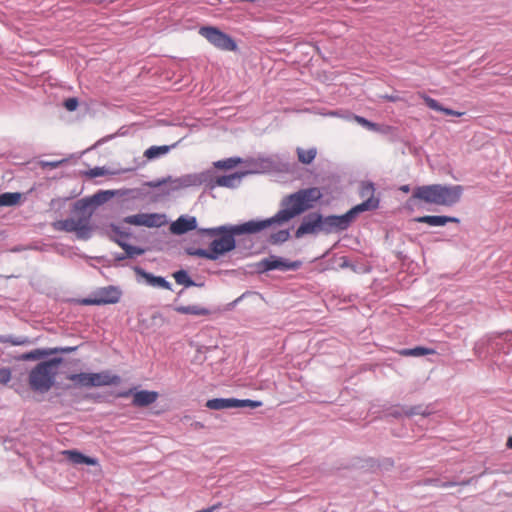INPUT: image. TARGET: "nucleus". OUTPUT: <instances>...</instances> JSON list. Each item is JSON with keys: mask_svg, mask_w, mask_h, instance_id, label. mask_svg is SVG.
Segmentation results:
<instances>
[{"mask_svg": "<svg viewBox=\"0 0 512 512\" xmlns=\"http://www.w3.org/2000/svg\"><path fill=\"white\" fill-rule=\"evenodd\" d=\"M321 197L322 193L317 187L300 189L295 193L285 196L280 202L281 209L270 218L249 220L236 225H221L214 228L198 229L199 234L217 238L210 243L208 249L189 247L185 249V252L190 256L216 261L220 256L233 251L237 247V236L253 235L273 225H283L312 208L314 203Z\"/></svg>", "mask_w": 512, "mask_h": 512, "instance_id": "1", "label": "nucleus"}, {"mask_svg": "<svg viewBox=\"0 0 512 512\" xmlns=\"http://www.w3.org/2000/svg\"><path fill=\"white\" fill-rule=\"evenodd\" d=\"M248 173L249 172H235L230 175L214 177L213 171L205 170L200 173L186 174L175 179L168 177L166 179L152 181L149 183V185L156 188L164 184H169L167 193L192 186H200L203 184L211 188L214 186L235 188L239 185L241 179Z\"/></svg>", "mask_w": 512, "mask_h": 512, "instance_id": "2", "label": "nucleus"}, {"mask_svg": "<svg viewBox=\"0 0 512 512\" xmlns=\"http://www.w3.org/2000/svg\"><path fill=\"white\" fill-rule=\"evenodd\" d=\"M72 217L55 221L52 226L57 231L75 233L81 240H88L92 236L93 227L91 217L93 211L89 201L85 198L77 200L71 210Z\"/></svg>", "mask_w": 512, "mask_h": 512, "instance_id": "3", "label": "nucleus"}, {"mask_svg": "<svg viewBox=\"0 0 512 512\" xmlns=\"http://www.w3.org/2000/svg\"><path fill=\"white\" fill-rule=\"evenodd\" d=\"M462 192L463 187L461 185L433 184L415 188L412 197L430 204L452 206L460 200Z\"/></svg>", "mask_w": 512, "mask_h": 512, "instance_id": "4", "label": "nucleus"}, {"mask_svg": "<svg viewBox=\"0 0 512 512\" xmlns=\"http://www.w3.org/2000/svg\"><path fill=\"white\" fill-rule=\"evenodd\" d=\"M62 363L61 357L39 362L28 374L30 389L41 394L47 393L55 385L58 367Z\"/></svg>", "mask_w": 512, "mask_h": 512, "instance_id": "5", "label": "nucleus"}, {"mask_svg": "<svg viewBox=\"0 0 512 512\" xmlns=\"http://www.w3.org/2000/svg\"><path fill=\"white\" fill-rule=\"evenodd\" d=\"M199 34L220 50L235 51L237 48V44L233 38L217 27L203 26L199 29Z\"/></svg>", "mask_w": 512, "mask_h": 512, "instance_id": "6", "label": "nucleus"}, {"mask_svg": "<svg viewBox=\"0 0 512 512\" xmlns=\"http://www.w3.org/2000/svg\"><path fill=\"white\" fill-rule=\"evenodd\" d=\"M357 209H350L343 215L322 216L321 231L330 234L332 232L344 231L355 220Z\"/></svg>", "mask_w": 512, "mask_h": 512, "instance_id": "7", "label": "nucleus"}, {"mask_svg": "<svg viewBox=\"0 0 512 512\" xmlns=\"http://www.w3.org/2000/svg\"><path fill=\"white\" fill-rule=\"evenodd\" d=\"M375 187L372 182H363L360 187V197L365 198V201L354 206L352 209H357L356 215L365 212L372 211L378 208L379 199L374 196Z\"/></svg>", "mask_w": 512, "mask_h": 512, "instance_id": "8", "label": "nucleus"}, {"mask_svg": "<svg viewBox=\"0 0 512 512\" xmlns=\"http://www.w3.org/2000/svg\"><path fill=\"white\" fill-rule=\"evenodd\" d=\"M301 263L299 261H288L286 259H283L281 257L277 256H270L268 258L262 259L258 264V270L260 272H267L271 270H297L300 267Z\"/></svg>", "mask_w": 512, "mask_h": 512, "instance_id": "9", "label": "nucleus"}, {"mask_svg": "<svg viewBox=\"0 0 512 512\" xmlns=\"http://www.w3.org/2000/svg\"><path fill=\"white\" fill-rule=\"evenodd\" d=\"M162 218L163 216L157 213H138L124 217L122 223L152 228L160 227L163 224Z\"/></svg>", "mask_w": 512, "mask_h": 512, "instance_id": "10", "label": "nucleus"}, {"mask_svg": "<svg viewBox=\"0 0 512 512\" xmlns=\"http://www.w3.org/2000/svg\"><path fill=\"white\" fill-rule=\"evenodd\" d=\"M321 223H322V215L313 212L308 215H306L300 226L295 231V237L297 239L302 238L304 235L307 234H317L321 231Z\"/></svg>", "mask_w": 512, "mask_h": 512, "instance_id": "11", "label": "nucleus"}, {"mask_svg": "<svg viewBox=\"0 0 512 512\" xmlns=\"http://www.w3.org/2000/svg\"><path fill=\"white\" fill-rule=\"evenodd\" d=\"M130 395H133L132 405L134 407H147L153 404L159 397V394L156 391L141 390L134 392V389L120 392L118 397L126 398Z\"/></svg>", "mask_w": 512, "mask_h": 512, "instance_id": "12", "label": "nucleus"}, {"mask_svg": "<svg viewBox=\"0 0 512 512\" xmlns=\"http://www.w3.org/2000/svg\"><path fill=\"white\" fill-rule=\"evenodd\" d=\"M197 228V220L194 216H180L170 225V231L175 235H182Z\"/></svg>", "mask_w": 512, "mask_h": 512, "instance_id": "13", "label": "nucleus"}, {"mask_svg": "<svg viewBox=\"0 0 512 512\" xmlns=\"http://www.w3.org/2000/svg\"><path fill=\"white\" fill-rule=\"evenodd\" d=\"M96 294L101 305L115 304L119 302L121 297V291L115 286L101 288L96 292Z\"/></svg>", "mask_w": 512, "mask_h": 512, "instance_id": "14", "label": "nucleus"}, {"mask_svg": "<svg viewBox=\"0 0 512 512\" xmlns=\"http://www.w3.org/2000/svg\"><path fill=\"white\" fill-rule=\"evenodd\" d=\"M415 222L425 223L430 226H444L449 222L459 223V219L451 216L426 215L419 216L414 219Z\"/></svg>", "mask_w": 512, "mask_h": 512, "instance_id": "15", "label": "nucleus"}, {"mask_svg": "<svg viewBox=\"0 0 512 512\" xmlns=\"http://www.w3.org/2000/svg\"><path fill=\"white\" fill-rule=\"evenodd\" d=\"M93 387L118 385L121 378L118 375H113L109 371H102L99 373H92Z\"/></svg>", "mask_w": 512, "mask_h": 512, "instance_id": "16", "label": "nucleus"}, {"mask_svg": "<svg viewBox=\"0 0 512 512\" xmlns=\"http://www.w3.org/2000/svg\"><path fill=\"white\" fill-rule=\"evenodd\" d=\"M135 271L137 274L144 277L149 285L167 290L171 289V284L164 277L154 276L153 274L148 273L139 267H136Z\"/></svg>", "mask_w": 512, "mask_h": 512, "instance_id": "17", "label": "nucleus"}, {"mask_svg": "<svg viewBox=\"0 0 512 512\" xmlns=\"http://www.w3.org/2000/svg\"><path fill=\"white\" fill-rule=\"evenodd\" d=\"M63 455L73 464L96 465L98 463L97 459L88 457L77 450H65Z\"/></svg>", "mask_w": 512, "mask_h": 512, "instance_id": "18", "label": "nucleus"}, {"mask_svg": "<svg viewBox=\"0 0 512 512\" xmlns=\"http://www.w3.org/2000/svg\"><path fill=\"white\" fill-rule=\"evenodd\" d=\"M108 238L111 241L117 243L125 251L126 256L128 258H133L135 256H140V255H143L145 253V249H143L141 247L130 245L126 241H124L122 239H119L116 236L108 234Z\"/></svg>", "mask_w": 512, "mask_h": 512, "instance_id": "19", "label": "nucleus"}, {"mask_svg": "<svg viewBox=\"0 0 512 512\" xmlns=\"http://www.w3.org/2000/svg\"><path fill=\"white\" fill-rule=\"evenodd\" d=\"M205 406L211 410H224L236 408V398H214L206 402Z\"/></svg>", "mask_w": 512, "mask_h": 512, "instance_id": "20", "label": "nucleus"}, {"mask_svg": "<svg viewBox=\"0 0 512 512\" xmlns=\"http://www.w3.org/2000/svg\"><path fill=\"white\" fill-rule=\"evenodd\" d=\"M423 99H424L425 104L432 110L443 112L446 115L456 116V117H460L464 114L463 112H458V111H455L450 108H446V107L442 106L437 100H435L429 96H424Z\"/></svg>", "mask_w": 512, "mask_h": 512, "instance_id": "21", "label": "nucleus"}, {"mask_svg": "<svg viewBox=\"0 0 512 512\" xmlns=\"http://www.w3.org/2000/svg\"><path fill=\"white\" fill-rule=\"evenodd\" d=\"M174 309L176 312H178L180 314H186V315L190 314V315H196V316H205V315L210 314V311L207 308H204V307H201L198 305H188V306L180 305V306H176Z\"/></svg>", "mask_w": 512, "mask_h": 512, "instance_id": "22", "label": "nucleus"}, {"mask_svg": "<svg viewBox=\"0 0 512 512\" xmlns=\"http://www.w3.org/2000/svg\"><path fill=\"white\" fill-rule=\"evenodd\" d=\"M67 379L81 387H93L92 373L70 374L67 376Z\"/></svg>", "mask_w": 512, "mask_h": 512, "instance_id": "23", "label": "nucleus"}, {"mask_svg": "<svg viewBox=\"0 0 512 512\" xmlns=\"http://www.w3.org/2000/svg\"><path fill=\"white\" fill-rule=\"evenodd\" d=\"M49 348L44 349H35L30 352H26L21 354L18 359L22 361H29V360H39L42 358H45L47 356H50Z\"/></svg>", "mask_w": 512, "mask_h": 512, "instance_id": "24", "label": "nucleus"}, {"mask_svg": "<svg viewBox=\"0 0 512 512\" xmlns=\"http://www.w3.org/2000/svg\"><path fill=\"white\" fill-rule=\"evenodd\" d=\"M434 353V350L433 349H429V348H425V347H422V346H417L415 348H410V349H402L399 351V354L402 355V356H411V357H420V356H424V355H429V354H433Z\"/></svg>", "mask_w": 512, "mask_h": 512, "instance_id": "25", "label": "nucleus"}, {"mask_svg": "<svg viewBox=\"0 0 512 512\" xmlns=\"http://www.w3.org/2000/svg\"><path fill=\"white\" fill-rule=\"evenodd\" d=\"M113 195H114V193L112 191L106 190V191H99V192L95 193L92 197L85 198V199L89 201V204L91 206L92 205H101V204L107 202L108 200H110Z\"/></svg>", "mask_w": 512, "mask_h": 512, "instance_id": "26", "label": "nucleus"}, {"mask_svg": "<svg viewBox=\"0 0 512 512\" xmlns=\"http://www.w3.org/2000/svg\"><path fill=\"white\" fill-rule=\"evenodd\" d=\"M21 194L18 192H6L0 194V206H14L20 202Z\"/></svg>", "mask_w": 512, "mask_h": 512, "instance_id": "27", "label": "nucleus"}, {"mask_svg": "<svg viewBox=\"0 0 512 512\" xmlns=\"http://www.w3.org/2000/svg\"><path fill=\"white\" fill-rule=\"evenodd\" d=\"M171 147L168 145L163 146H151L144 152V156L147 159H155L157 157H160L162 155H165L170 151Z\"/></svg>", "mask_w": 512, "mask_h": 512, "instance_id": "28", "label": "nucleus"}, {"mask_svg": "<svg viewBox=\"0 0 512 512\" xmlns=\"http://www.w3.org/2000/svg\"><path fill=\"white\" fill-rule=\"evenodd\" d=\"M317 154L316 148H310L308 150L297 148L298 160L303 164H310L313 162Z\"/></svg>", "mask_w": 512, "mask_h": 512, "instance_id": "29", "label": "nucleus"}, {"mask_svg": "<svg viewBox=\"0 0 512 512\" xmlns=\"http://www.w3.org/2000/svg\"><path fill=\"white\" fill-rule=\"evenodd\" d=\"M173 277L177 284L183 285L185 287L195 286L196 283L189 277L186 270H179L173 274Z\"/></svg>", "mask_w": 512, "mask_h": 512, "instance_id": "30", "label": "nucleus"}, {"mask_svg": "<svg viewBox=\"0 0 512 512\" xmlns=\"http://www.w3.org/2000/svg\"><path fill=\"white\" fill-rule=\"evenodd\" d=\"M107 229H108L106 232L107 236H108V234H111L113 236L118 237L119 239L124 240V241H126V239L131 237V233L129 231L122 230L120 226H118L114 223L109 224Z\"/></svg>", "mask_w": 512, "mask_h": 512, "instance_id": "31", "label": "nucleus"}, {"mask_svg": "<svg viewBox=\"0 0 512 512\" xmlns=\"http://www.w3.org/2000/svg\"><path fill=\"white\" fill-rule=\"evenodd\" d=\"M241 161L242 160L239 157H231V158H227L224 160H219V161L214 162V167H216L218 169L228 170V169L234 168L236 165L241 163Z\"/></svg>", "mask_w": 512, "mask_h": 512, "instance_id": "32", "label": "nucleus"}, {"mask_svg": "<svg viewBox=\"0 0 512 512\" xmlns=\"http://www.w3.org/2000/svg\"><path fill=\"white\" fill-rule=\"evenodd\" d=\"M290 238V232L289 230H279L275 233H272L270 236H269V239L268 241L271 243V244H281V243H284L286 241H288Z\"/></svg>", "mask_w": 512, "mask_h": 512, "instance_id": "33", "label": "nucleus"}, {"mask_svg": "<svg viewBox=\"0 0 512 512\" xmlns=\"http://www.w3.org/2000/svg\"><path fill=\"white\" fill-rule=\"evenodd\" d=\"M1 343H10L15 346L28 345L31 343L28 337L0 336Z\"/></svg>", "mask_w": 512, "mask_h": 512, "instance_id": "34", "label": "nucleus"}, {"mask_svg": "<svg viewBox=\"0 0 512 512\" xmlns=\"http://www.w3.org/2000/svg\"><path fill=\"white\" fill-rule=\"evenodd\" d=\"M261 405H262V403L260 401H254V400H250V399H243V400L236 399V408H244V407L257 408V407H260Z\"/></svg>", "mask_w": 512, "mask_h": 512, "instance_id": "35", "label": "nucleus"}, {"mask_svg": "<svg viewBox=\"0 0 512 512\" xmlns=\"http://www.w3.org/2000/svg\"><path fill=\"white\" fill-rule=\"evenodd\" d=\"M77 346H66V347H54V348H49V352L50 355H55V354H59V353H62V354H68V353H72L74 351L77 350Z\"/></svg>", "mask_w": 512, "mask_h": 512, "instance_id": "36", "label": "nucleus"}, {"mask_svg": "<svg viewBox=\"0 0 512 512\" xmlns=\"http://www.w3.org/2000/svg\"><path fill=\"white\" fill-rule=\"evenodd\" d=\"M403 413L407 416H413V415H427L428 413H426L424 410H423V407L418 405V406H413V407H410L406 410H403Z\"/></svg>", "mask_w": 512, "mask_h": 512, "instance_id": "37", "label": "nucleus"}, {"mask_svg": "<svg viewBox=\"0 0 512 512\" xmlns=\"http://www.w3.org/2000/svg\"><path fill=\"white\" fill-rule=\"evenodd\" d=\"M11 380V370L9 368H0V384L6 385Z\"/></svg>", "mask_w": 512, "mask_h": 512, "instance_id": "38", "label": "nucleus"}, {"mask_svg": "<svg viewBox=\"0 0 512 512\" xmlns=\"http://www.w3.org/2000/svg\"><path fill=\"white\" fill-rule=\"evenodd\" d=\"M66 160H58V161H41L39 164L41 168H50L55 169L62 165Z\"/></svg>", "mask_w": 512, "mask_h": 512, "instance_id": "39", "label": "nucleus"}, {"mask_svg": "<svg viewBox=\"0 0 512 512\" xmlns=\"http://www.w3.org/2000/svg\"><path fill=\"white\" fill-rule=\"evenodd\" d=\"M79 105V102H78V99L77 98H68L64 101V107L68 110V111H74L77 109Z\"/></svg>", "mask_w": 512, "mask_h": 512, "instance_id": "40", "label": "nucleus"}, {"mask_svg": "<svg viewBox=\"0 0 512 512\" xmlns=\"http://www.w3.org/2000/svg\"><path fill=\"white\" fill-rule=\"evenodd\" d=\"M79 303L81 305H101L96 293L93 297H87L79 300Z\"/></svg>", "mask_w": 512, "mask_h": 512, "instance_id": "41", "label": "nucleus"}, {"mask_svg": "<svg viewBox=\"0 0 512 512\" xmlns=\"http://www.w3.org/2000/svg\"><path fill=\"white\" fill-rule=\"evenodd\" d=\"M355 120L357 123H359L363 127H366L368 129H375L376 124L370 122L369 120H367L366 118H364L362 116H355Z\"/></svg>", "mask_w": 512, "mask_h": 512, "instance_id": "42", "label": "nucleus"}, {"mask_svg": "<svg viewBox=\"0 0 512 512\" xmlns=\"http://www.w3.org/2000/svg\"><path fill=\"white\" fill-rule=\"evenodd\" d=\"M107 174V170L104 167H95L88 172L90 177H99Z\"/></svg>", "mask_w": 512, "mask_h": 512, "instance_id": "43", "label": "nucleus"}, {"mask_svg": "<svg viewBox=\"0 0 512 512\" xmlns=\"http://www.w3.org/2000/svg\"><path fill=\"white\" fill-rule=\"evenodd\" d=\"M473 478H469L467 480H464L462 481L461 483H457V482H452V481H449V482H442L439 486L440 487H452V486H455V485H469L471 482H472Z\"/></svg>", "mask_w": 512, "mask_h": 512, "instance_id": "44", "label": "nucleus"}, {"mask_svg": "<svg viewBox=\"0 0 512 512\" xmlns=\"http://www.w3.org/2000/svg\"><path fill=\"white\" fill-rule=\"evenodd\" d=\"M251 294V292L246 291L241 296H239L237 299H235L233 302L228 304V309L234 308L242 299H244L247 295Z\"/></svg>", "mask_w": 512, "mask_h": 512, "instance_id": "45", "label": "nucleus"}, {"mask_svg": "<svg viewBox=\"0 0 512 512\" xmlns=\"http://www.w3.org/2000/svg\"><path fill=\"white\" fill-rule=\"evenodd\" d=\"M127 258H128V257L126 256V253H124V254H117V255H115V260H116V261H123V260H125V259H127Z\"/></svg>", "mask_w": 512, "mask_h": 512, "instance_id": "46", "label": "nucleus"}, {"mask_svg": "<svg viewBox=\"0 0 512 512\" xmlns=\"http://www.w3.org/2000/svg\"><path fill=\"white\" fill-rule=\"evenodd\" d=\"M192 426H193L195 429H201V428H203V427H204V425H203L202 423H200V422H194V423L192 424Z\"/></svg>", "mask_w": 512, "mask_h": 512, "instance_id": "47", "label": "nucleus"}, {"mask_svg": "<svg viewBox=\"0 0 512 512\" xmlns=\"http://www.w3.org/2000/svg\"><path fill=\"white\" fill-rule=\"evenodd\" d=\"M506 446H507L509 449H512V436L508 438L507 443H506Z\"/></svg>", "mask_w": 512, "mask_h": 512, "instance_id": "48", "label": "nucleus"}, {"mask_svg": "<svg viewBox=\"0 0 512 512\" xmlns=\"http://www.w3.org/2000/svg\"><path fill=\"white\" fill-rule=\"evenodd\" d=\"M392 416L394 417H400L402 415V412H399V411H394L391 413Z\"/></svg>", "mask_w": 512, "mask_h": 512, "instance_id": "49", "label": "nucleus"}, {"mask_svg": "<svg viewBox=\"0 0 512 512\" xmlns=\"http://www.w3.org/2000/svg\"><path fill=\"white\" fill-rule=\"evenodd\" d=\"M403 192H408L409 191V186L408 185H404L400 188Z\"/></svg>", "mask_w": 512, "mask_h": 512, "instance_id": "50", "label": "nucleus"}, {"mask_svg": "<svg viewBox=\"0 0 512 512\" xmlns=\"http://www.w3.org/2000/svg\"><path fill=\"white\" fill-rule=\"evenodd\" d=\"M347 266H348V263H347V261L345 260V261L341 264V267L343 268V267H347Z\"/></svg>", "mask_w": 512, "mask_h": 512, "instance_id": "51", "label": "nucleus"}]
</instances>
